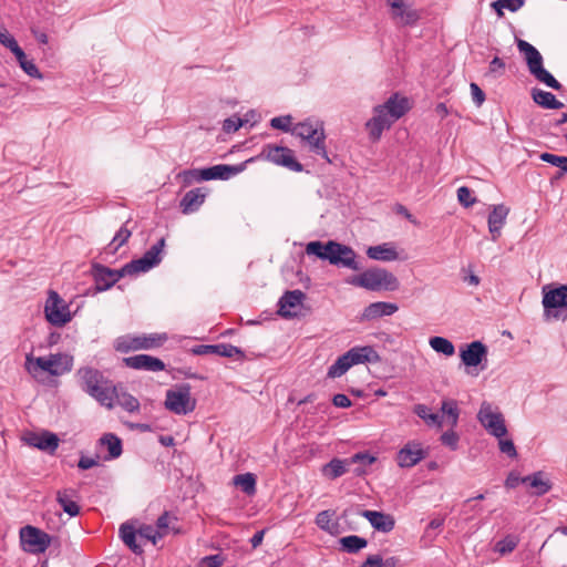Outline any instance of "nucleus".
I'll return each mask as SVG.
<instances>
[{
    "instance_id": "36",
    "label": "nucleus",
    "mask_w": 567,
    "mask_h": 567,
    "mask_svg": "<svg viewBox=\"0 0 567 567\" xmlns=\"http://www.w3.org/2000/svg\"><path fill=\"white\" fill-rule=\"evenodd\" d=\"M115 403L130 413L138 412L140 410L138 400L125 391H118L116 386L114 394V404Z\"/></svg>"
},
{
    "instance_id": "48",
    "label": "nucleus",
    "mask_w": 567,
    "mask_h": 567,
    "mask_svg": "<svg viewBox=\"0 0 567 567\" xmlns=\"http://www.w3.org/2000/svg\"><path fill=\"white\" fill-rule=\"evenodd\" d=\"M523 6L524 0H496L492 3V7L495 9L499 17L504 14V10L516 12Z\"/></svg>"
},
{
    "instance_id": "52",
    "label": "nucleus",
    "mask_w": 567,
    "mask_h": 567,
    "mask_svg": "<svg viewBox=\"0 0 567 567\" xmlns=\"http://www.w3.org/2000/svg\"><path fill=\"white\" fill-rule=\"evenodd\" d=\"M292 124V116L291 115H282V116H276L270 120V126L275 130H280L282 132H290L293 126Z\"/></svg>"
},
{
    "instance_id": "56",
    "label": "nucleus",
    "mask_w": 567,
    "mask_h": 567,
    "mask_svg": "<svg viewBox=\"0 0 567 567\" xmlns=\"http://www.w3.org/2000/svg\"><path fill=\"white\" fill-rule=\"evenodd\" d=\"M457 199L466 208L476 203V198L472 195V190L466 186H462L457 189Z\"/></svg>"
},
{
    "instance_id": "15",
    "label": "nucleus",
    "mask_w": 567,
    "mask_h": 567,
    "mask_svg": "<svg viewBox=\"0 0 567 567\" xmlns=\"http://www.w3.org/2000/svg\"><path fill=\"white\" fill-rule=\"evenodd\" d=\"M487 348L481 341H473L460 350V358L462 363L466 367L467 373L477 377L480 370L476 368L486 360Z\"/></svg>"
},
{
    "instance_id": "11",
    "label": "nucleus",
    "mask_w": 567,
    "mask_h": 567,
    "mask_svg": "<svg viewBox=\"0 0 567 567\" xmlns=\"http://www.w3.org/2000/svg\"><path fill=\"white\" fill-rule=\"evenodd\" d=\"M196 400L192 398L190 386L182 384L166 392L165 408L178 415H186L195 410Z\"/></svg>"
},
{
    "instance_id": "28",
    "label": "nucleus",
    "mask_w": 567,
    "mask_h": 567,
    "mask_svg": "<svg viewBox=\"0 0 567 567\" xmlns=\"http://www.w3.org/2000/svg\"><path fill=\"white\" fill-rule=\"evenodd\" d=\"M367 256L379 261H394L399 259V254L392 243L370 246L367 249Z\"/></svg>"
},
{
    "instance_id": "3",
    "label": "nucleus",
    "mask_w": 567,
    "mask_h": 567,
    "mask_svg": "<svg viewBox=\"0 0 567 567\" xmlns=\"http://www.w3.org/2000/svg\"><path fill=\"white\" fill-rule=\"evenodd\" d=\"M291 134L300 138L301 145L330 163L326 147V132L319 120L307 118L293 125Z\"/></svg>"
},
{
    "instance_id": "21",
    "label": "nucleus",
    "mask_w": 567,
    "mask_h": 567,
    "mask_svg": "<svg viewBox=\"0 0 567 567\" xmlns=\"http://www.w3.org/2000/svg\"><path fill=\"white\" fill-rule=\"evenodd\" d=\"M386 3L392 10L393 19L401 25L415 24L420 19L417 10L405 4L403 0H386Z\"/></svg>"
},
{
    "instance_id": "51",
    "label": "nucleus",
    "mask_w": 567,
    "mask_h": 567,
    "mask_svg": "<svg viewBox=\"0 0 567 567\" xmlns=\"http://www.w3.org/2000/svg\"><path fill=\"white\" fill-rule=\"evenodd\" d=\"M131 237V230L127 229L125 226H122L113 237L112 241L110 243L109 247L111 249V252L117 251L120 247H122Z\"/></svg>"
},
{
    "instance_id": "27",
    "label": "nucleus",
    "mask_w": 567,
    "mask_h": 567,
    "mask_svg": "<svg viewBox=\"0 0 567 567\" xmlns=\"http://www.w3.org/2000/svg\"><path fill=\"white\" fill-rule=\"evenodd\" d=\"M509 214V208L504 204L494 205L492 212L488 215V230L496 240L501 235V229L504 226L506 218Z\"/></svg>"
},
{
    "instance_id": "35",
    "label": "nucleus",
    "mask_w": 567,
    "mask_h": 567,
    "mask_svg": "<svg viewBox=\"0 0 567 567\" xmlns=\"http://www.w3.org/2000/svg\"><path fill=\"white\" fill-rule=\"evenodd\" d=\"M74 495L75 491L71 488H65L56 493V502L71 517H74L80 513L79 505L73 501Z\"/></svg>"
},
{
    "instance_id": "24",
    "label": "nucleus",
    "mask_w": 567,
    "mask_h": 567,
    "mask_svg": "<svg viewBox=\"0 0 567 567\" xmlns=\"http://www.w3.org/2000/svg\"><path fill=\"white\" fill-rule=\"evenodd\" d=\"M25 441L28 445L50 453L55 452L60 442L58 435L50 431H42L41 433H31L25 439Z\"/></svg>"
},
{
    "instance_id": "20",
    "label": "nucleus",
    "mask_w": 567,
    "mask_h": 567,
    "mask_svg": "<svg viewBox=\"0 0 567 567\" xmlns=\"http://www.w3.org/2000/svg\"><path fill=\"white\" fill-rule=\"evenodd\" d=\"M305 298L306 295L299 289L285 292L278 301V313L286 319L296 317Z\"/></svg>"
},
{
    "instance_id": "5",
    "label": "nucleus",
    "mask_w": 567,
    "mask_h": 567,
    "mask_svg": "<svg viewBox=\"0 0 567 567\" xmlns=\"http://www.w3.org/2000/svg\"><path fill=\"white\" fill-rule=\"evenodd\" d=\"M517 48L526 61L529 73L540 83L554 90H560L561 84L544 68V60L539 51L525 40H517Z\"/></svg>"
},
{
    "instance_id": "25",
    "label": "nucleus",
    "mask_w": 567,
    "mask_h": 567,
    "mask_svg": "<svg viewBox=\"0 0 567 567\" xmlns=\"http://www.w3.org/2000/svg\"><path fill=\"white\" fill-rule=\"evenodd\" d=\"M399 310L396 303L385 302V301H375L370 303L363 309L361 319L365 321H371L381 317H389L394 315Z\"/></svg>"
},
{
    "instance_id": "16",
    "label": "nucleus",
    "mask_w": 567,
    "mask_h": 567,
    "mask_svg": "<svg viewBox=\"0 0 567 567\" xmlns=\"http://www.w3.org/2000/svg\"><path fill=\"white\" fill-rule=\"evenodd\" d=\"M20 539L25 550L33 554L44 553L51 543L47 533L30 525L20 529Z\"/></svg>"
},
{
    "instance_id": "2",
    "label": "nucleus",
    "mask_w": 567,
    "mask_h": 567,
    "mask_svg": "<svg viewBox=\"0 0 567 567\" xmlns=\"http://www.w3.org/2000/svg\"><path fill=\"white\" fill-rule=\"evenodd\" d=\"M79 384L90 396L95 399L102 406L112 409L114 406L115 385L104 374L91 367L78 370Z\"/></svg>"
},
{
    "instance_id": "12",
    "label": "nucleus",
    "mask_w": 567,
    "mask_h": 567,
    "mask_svg": "<svg viewBox=\"0 0 567 567\" xmlns=\"http://www.w3.org/2000/svg\"><path fill=\"white\" fill-rule=\"evenodd\" d=\"M167 341L166 333H151L137 337L125 336L117 338L115 348L120 352H130L133 350H150L161 347Z\"/></svg>"
},
{
    "instance_id": "60",
    "label": "nucleus",
    "mask_w": 567,
    "mask_h": 567,
    "mask_svg": "<svg viewBox=\"0 0 567 567\" xmlns=\"http://www.w3.org/2000/svg\"><path fill=\"white\" fill-rule=\"evenodd\" d=\"M204 171V168H195V169H188V171H184L182 173V176L184 178V182L185 183H192V182H202L204 181L202 178V172Z\"/></svg>"
},
{
    "instance_id": "43",
    "label": "nucleus",
    "mask_w": 567,
    "mask_h": 567,
    "mask_svg": "<svg viewBox=\"0 0 567 567\" xmlns=\"http://www.w3.org/2000/svg\"><path fill=\"white\" fill-rule=\"evenodd\" d=\"M340 544L346 551H348L350 554H354V553H358L361 549L365 548L368 545V542L363 537H360L357 535H350V536L342 537L340 539Z\"/></svg>"
},
{
    "instance_id": "57",
    "label": "nucleus",
    "mask_w": 567,
    "mask_h": 567,
    "mask_svg": "<svg viewBox=\"0 0 567 567\" xmlns=\"http://www.w3.org/2000/svg\"><path fill=\"white\" fill-rule=\"evenodd\" d=\"M498 440L499 451L506 454L511 458H515L517 456V451L513 440L505 439V436H501Z\"/></svg>"
},
{
    "instance_id": "42",
    "label": "nucleus",
    "mask_w": 567,
    "mask_h": 567,
    "mask_svg": "<svg viewBox=\"0 0 567 567\" xmlns=\"http://www.w3.org/2000/svg\"><path fill=\"white\" fill-rule=\"evenodd\" d=\"M430 347L437 353L451 357L455 353L454 344L444 337H432L429 340Z\"/></svg>"
},
{
    "instance_id": "61",
    "label": "nucleus",
    "mask_w": 567,
    "mask_h": 567,
    "mask_svg": "<svg viewBox=\"0 0 567 567\" xmlns=\"http://www.w3.org/2000/svg\"><path fill=\"white\" fill-rule=\"evenodd\" d=\"M224 559L219 555L206 556L202 559V567H220Z\"/></svg>"
},
{
    "instance_id": "22",
    "label": "nucleus",
    "mask_w": 567,
    "mask_h": 567,
    "mask_svg": "<svg viewBox=\"0 0 567 567\" xmlns=\"http://www.w3.org/2000/svg\"><path fill=\"white\" fill-rule=\"evenodd\" d=\"M124 363L126 367L135 370L157 372L165 369V363L162 360L148 354H136L124 358Z\"/></svg>"
},
{
    "instance_id": "8",
    "label": "nucleus",
    "mask_w": 567,
    "mask_h": 567,
    "mask_svg": "<svg viewBox=\"0 0 567 567\" xmlns=\"http://www.w3.org/2000/svg\"><path fill=\"white\" fill-rule=\"evenodd\" d=\"M477 420L486 432L496 439L506 436L508 433L504 415L491 402H482L477 412Z\"/></svg>"
},
{
    "instance_id": "55",
    "label": "nucleus",
    "mask_w": 567,
    "mask_h": 567,
    "mask_svg": "<svg viewBox=\"0 0 567 567\" xmlns=\"http://www.w3.org/2000/svg\"><path fill=\"white\" fill-rule=\"evenodd\" d=\"M137 534L141 538L152 542V544L156 545L159 538L156 535V528L152 525H141L137 528Z\"/></svg>"
},
{
    "instance_id": "1",
    "label": "nucleus",
    "mask_w": 567,
    "mask_h": 567,
    "mask_svg": "<svg viewBox=\"0 0 567 567\" xmlns=\"http://www.w3.org/2000/svg\"><path fill=\"white\" fill-rule=\"evenodd\" d=\"M411 109L408 97L392 94L384 103L372 109V117L367 121L365 130L372 142H378L385 130L404 116Z\"/></svg>"
},
{
    "instance_id": "29",
    "label": "nucleus",
    "mask_w": 567,
    "mask_h": 567,
    "mask_svg": "<svg viewBox=\"0 0 567 567\" xmlns=\"http://www.w3.org/2000/svg\"><path fill=\"white\" fill-rule=\"evenodd\" d=\"M206 198L202 188L188 190L181 200V208L184 214H192L199 209Z\"/></svg>"
},
{
    "instance_id": "64",
    "label": "nucleus",
    "mask_w": 567,
    "mask_h": 567,
    "mask_svg": "<svg viewBox=\"0 0 567 567\" xmlns=\"http://www.w3.org/2000/svg\"><path fill=\"white\" fill-rule=\"evenodd\" d=\"M383 559L379 555H370L361 567H382Z\"/></svg>"
},
{
    "instance_id": "19",
    "label": "nucleus",
    "mask_w": 567,
    "mask_h": 567,
    "mask_svg": "<svg viewBox=\"0 0 567 567\" xmlns=\"http://www.w3.org/2000/svg\"><path fill=\"white\" fill-rule=\"evenodd\" d=\"M93 276L96 290L105 291L114 286L122 277L130 275L128 272H124V266L118 270H114L102 265H95L93 267Z\"/></svg>"
},
{
    "instance_id": "9",
    "label": "nucleus",
    "mask_w": 567,
    "mask_h": 567,
    "mask_svg": "<svg viewBox=\"0 0 567 567\" xmlns=\"http://www.w3.org/2000/svg\"><path fill=\"white\" fill-rule=\"evenodd\" d=\"M44 315L48 322L54 327H64L73 318L70 303L62 299L54 290H50L48 293Z\"/></svg>"
},
{
    "instance_id": "46",
    "label": "nucleus",
    "mask_w": 567,
    "mask_h": 567,
    "mask_svg": "<svg viewBox=\"0 0 567 567\" xmlns=\"http://www.w3.org/2000/svg\"><path fill=\"white\" fill-rule=\"evenodd\" d=\"M441 411L446 415L447 422L451 427H455L458 422L460 410L455 400H444L442 402Z\"/></svg>"
},
{
    "instance_id": "40",
    "label": "nucleus",
    "mask_w": 567,
    "mask_h": 567,
    "mask_svg": "<svg viewBox=\"0 0 567 567\" xmlns=\"http://www.w3.org/2000/svg\"><path fill=\"white\" fill-rule=\"evenodd\" d=\"M350 458L351 465L358 464L353 473L358 476L365 474V467L375 462V457L367 452H360L352 455Z\"/></svg>"
},
{
    "instance_id": "13",
    "label": "nucleus",
    "mask_w": 567,
    "mask_h": 567,
    "mask_svg": "<svg viewBox=\"0 0 567 567\" xmlns=\"http://www.w3.org/2000/svg\"><path fill=\"white\" fill-rule=\"evenodd\" d=\"M258 158H265L278 166H284L293 172H301L302 165L295 159L292 150L285 146L266 145Z\"/></svg>"
},
{
    "instance_id": "7",
    "label": "nucleus",
    "mask_w": 567,
    "mask_h": 567,
    "mask_svg": "<svg viewBox=\"0 0 567 567\" xmlns=\"http://www.w3.org/2000/svg\"><path fill=\"white\" fill-rule=\"evenodd\" d=\"M73 365V358L69 354L56 353L49 357L27 355L25 369L31 374H37L38 371H45L51 375H61L71 371Z\"/></svg>"
},
{
    "instance_id": "39",
    "label": "nucleus",
    "mask_w": 567,
    "mask_h": 567,
    "mask_svg": "<svg viewBox=\"0 0 567 567\" xmlns=\"http://www.w3.org/2000/svg\"><path fill=\"white\" fill-rule=\"evenodd\" d=\"M414 413L427 425L437 427L442 426V417L437 413H433L425 404H416L414 406Z\"/></svg>"
},
{
    "instance_id": "37",
    "label": "nucleus",
    "mask_w": 567,
    "mask_h": 567,
    "mask_svg": "<svg viewBox=\"0 0 567 567\" xmlns=\"http://www.w3.org/2000/svg\"><path fill=\"white\" fill-rule=\"evenodd\" d=\"M522 483H528L538 496L546 494L550 489L549 482L544 480L543 473L540 472L522 477Z\"/></svg>"
},
{
    "instance_id": "62",
    "label": "nucleus",
    "mask_w": 567,
    "mask_h": 567,
    "mask_svg": "<svg viewBox=\"0 0 567 567\" xmlns=\"http://www.w3.org/2000/svg\"><path fill=\"white\" fill-rule=\"evenodd\" d=\"M332 403L334 406L342 409L350 408L352 404L351 400L342 393L336 394L332 399Z\"/></svg>"
},
{
    "instance_id": "31",
    "label": "nucleus",
    "mask_w": 567,
    "mask_h": 567,
    "mask_svg": "<svg viewBox=\"0 0 567 567\" xmlns=\"http://www.w3.org/2000/svg\"><path fill=\"white\" fill-rule=\"evenodd\" d=\"M177 517L168 512H164L156 520V535L159 539L168 534H177L178 527L176 526Z\"/></svg>"
},
{
    "instance_id": "50",
    "label": "nucleus",
    "mask_w": 567,
    "mask_h": 567,
    "mask_svg": "<svg viewBox=\"0 0 567 567\" xmlns=\"http://www.w3.org/2000/svg\"><path fill=\"white\" fill-rule=\"evenodd\" d=\"M19 62L20 68L31 78L34 79H42V74L39 71L38 66L33 63V61H30L27 59L25 53L22 51L21 58H16Z\"/></svg>"
},
{
    "instance_id": "30",
    "label": "nucleus",
    "mask_w": 567,
    "mask_h": 567,
    "mask_svg": "<svg viewBox=\"0 0 567 567\" xmlns=\"http://www.w3.org/2000/svg\"><path fill=\"white\" fill-rule=\"evenodd\" d=\"M351 466L350 458H332L329 463L324 464L321 468V473L323 476L329 480H336L342 475H344L349 467Z\"/></svg>"
},
{
    "instance_id": "44",
    "label": "nucleus",
    "mask_w": 567,
    "mask_h": 567,
    "mask_svg": "<svg viewBox=\"0 0 567 567\" xmlns=\"http://www.w3.org/2000/svg\"><path fill=\"white\" fill-rule=\"evenodd\" d=\"M234 484L247 495H252L256 492V478L251 473L236 475Z\"/></svg>"
},
{
    "instance_id": "32",
    "label": "nucleus",
    "mask_w": 567,
    "mask_h": 567,
    "mask_svg": "<svg viewBox=\"0 0 567 567\" xmlns=\"http://www.w3.org/2000/svg\"><path fill=\"white\" fill-rule=\"evenodd\" d=\"M100 446H105L109 454L104 456L105 461L115 460L121 456L123 452L122 441L113 433H106L99 440Z\"/></svg>"
},
{
    "instance_id": "53",
    "label": "nucleus",
    "mask_w": 567,
    "mask_h": 567,
    "mask_svg": "<svg viewBox=\"0 0 567 567\" xmlns=\"http://www.w3.org/2000/svg\"><path fill=\"white\" fill-rule=\"evenodd\" d=\"M517 539L514 536H506L496 544V550L502 554L512 553L517 546Z\"/></svg>"
},
{
    "instance_id": "41",
    "label": "nucleus",
    "mask_w": 567,
    "mask_h": 567,
    "mask_svg": "<svg viewBox=\"0 0 567 567\" xmlns=\"http://www.w3.org/2000/svg\"><path fill=\"white\" fill-rule=\"evenodd\" d=\"M333 515L334 513L331 511H322L318 513L316 516L317 526L329 534H334L338 528V523L333 519Z\"/></svg>"
},
{
    "instance_id": "6",
    "label": "nucleus",
    "mask_w": 567,
    "mask_h": 567,
    "mask_svg": "<svg viewBox=\"0 0 567 567\" xmlns=\"http://www.w3.org/2000/svg\"><path fill=\"white\" fill-rule=\"evenodd\" d=\"M545 320L567 319V285H545L542 289Z\"/></svg>"
},
{
    "instance_id": "17",
    "label": "nucleus",
    "mask_w": 567,
    "mask_h": 567,
    "mask_svg": "<svg viewBox=\"0 0 567 567\" xmlns=\"http://www.w3.org/2000/svg\"><path fill=\"white\" fill-rule=\"evenodd\" d=\"M427 455V451L419 441H409L396 453L395 461L399 467L410 468L419 464Z\"/></svg>"
},
{
    "instance_id": "18",
    "label": "nucleus",
    "mask_w": 567,
    "mask_h": 567,
    "mask_svg": "<svg viewBox=\"0 0 567 567\" xmlns=\"http://www.w3.org/2000/svg\"><path fill=\"white\" fill-rule=\"evenodd\" d=\"M255 158L251 157L240 164L237 165H227V164H218L210 167L204 168L202 172V178L205 181L220 179L228 181L229 178L240 174L247 167L248 163L254 162Z\"/></svg>"
},
{
    "instance_id": "59",
    "label": "nucleus",
    "mask_w": 567,
    "mask_h": 567,
    "mask_svg": "<svg viewBox=\"0 0 567 567\" xmlns=\"http://www.w3.org/2000/svg\"><path fill=\"white\" fill-rule=\"evenodd\" d=\"M470 89L474 104L481 106L485 101V93L476 83H471Z\"/></svg>"
},
{
    "instance_id": "33",
    "label": "nucleus",
    "mask_w": 567,
    "mask_h": 567,
    "mask_svg": "<svg viewBox=\"0 0 567 567\" xmlns=\"http://www.w3.org/2000/svg\"><path fill=\"white\" fill-rule=\"evenodd\" d=\"M532 97L536 104L544 109L558 110L564 107V103L558 101L553 93L544 91L542 89H533Z\"/></svg>"
},
{
    "instance_id": "54",
    "label": "nucleus",
    "mask_w": 567,
    "mask_h": 567,
    "mask_svg": "<svg viewBox=\"0 0 567 567\" xmlns=\"http://www.w3.org/2000/svg\"><path fill=\"white\" fill-rule=\"evenodd\" d=\"M460 436L453 430V427L441 435V442L443 445L450 447L452 451L457 450Z\"/></svg>"
},
{
    "instance_id": "10",
    "label": "nucleus",
    "mask_w": 567,
    "mask_h": 567,
    "mask_svg": "<svg viewBox=\"0 0 567 567\" xmlns=\"http://www.w3.org/2000/svg\"><path fill=\"white\" fill-rule=\"evenodd\" d=\"M164 247L165 238H161L156 244L147 249L141 258L134 259L124 265V272H128L130 276H133L141 272H147L158 266L163 259Z\"/></svg>"
},
{
    "instance_id": "58",
    "label": "nucleus",
    "mask_w": 567,
    "mask_h": 567,
    "mask_svg": "<svg viewBox=\"0 0 567 567\" xmlns=\"http://www.w3.org/2000/svg\"><path fill=\"white\" fill-rule=\"evenodd\" d=\"M247 121H244L240 117H228L223 123V130L226 133H233L238 131Z\"/></svg>"
},
{
    "instance_id": "14",
    "label": "nucleus",
    "mask_w": 567,
    "mask_h": 567,
    "mask_svg": "<svg viewBox=\"0 0 567 567\" xmlns=\"http://www.w3.org/2000/svg\"><path fill=\"white\" fill-rule=\"evenodd\" d=\"M328 261L337 267L348 268L354 271L361 269L355 251L346 245L330 240Z\"/></svg>"
},
{
    "instance_id": "26",
    "label": "nucleus",
    "mask_w": 567,
    "mask_h": 567,
    "mask_svg": "<svg viewBox=\"0 0 567 567\" xmlns=\"http://www.w3.org/2000/svg\"><path fill=\"white\" fill-rule=\"evenodd\" d=\"M371 526L382 533H389L394 528L395 520L392 515L378 511L365 509L361 513Z\"/></svg>"
},
{
    "instance_id": "34",
    "label": "nucleus",
    "mask_w": 567,
    "mask_h": 567,
    "mask_svg": "<svg viewBox=\"0 0 567 567\" xmlns=\"http://www.w3.org/2000/svg\"><path fill=\"white\" fill-rule=\"evenodd\" d=\"M118 534H120V538L122 539V542L134 553V554H142L143 553V548L140 544H137L136 542V535L137 534V529H135V527L128 523H124L121 525L120 527V530H118Z\"/></svg>"
},
{
    "instance_id": "38",
    "label": "nucleus",
    "mask_w": 567,
    "mask_h": 567,
    "mask_svg": "<svg viewBox=\"0 0 567 567\" xmlns=\"http://www.w3.org/2000/svg\"><path fill=\"white\" fill-rule=\"evenodd\" d=\"M205 349H206V352L216 353V354H218L220 357H225V358H234V357L243 358L244 357V352L241 349H239L233 344H228V343L206 346Z\"/></svg>"
},
{
    "instance_id": "4",
    "label": "nucleus",
    "mask_w": 567,
    "mask_h": 567,
    "mask_svg": "<svg viewBox=\"0 0 567 567\" xmlns=\"http://www.w3.org/2000/svg\"><path fill=\"white\" fill-rule=\"evenodd\" d=\"M348 285L363 288L370 291H394L400 284L398 278L384 268L373 267L359 275L346 279Z\"/></svg>"
},
{
    "instance_id": "47",
    "label": "nucleus",
    "mask_w": 567,
    "mask_h": 567,
    "mask_svg": "<svg viewBox=\"0 0 567 567\" xmlns=\"http://www.w3.org/2000/svg\"><path fill=\"white\" fill-rule=\"evenodd\" d=\"M0 43L9 49L16 58L22 56V49L4 27L0 28Z\"/></svg>"
},
{
    "instance_id": "45",
    "label": "nucleus",
    "mask_w": 567,
    "mask_h": 567,
    "mask_svg": "<svg viewBox=\"0 0 567 567\" xmlns=\"http://www.w3.org/2000/svg\"><path fill=\"white\" fill-rule=\"evenodd\" d=\"M351 369L348 357L343 353L340 355L333 364H331L328 369L327 377L330 379H336L342 377L348 370Z\"/></svg>"
},
{
    "instance_id": "63",
    "label": "nucleus",
    "mask_w": 567,
    "mask_h": 567,
    "mask_svg": "<svg viewBox=\"0 0 567 567\" xmlns=\"http://www.w3.org/2000/svg\"><path fill=\"white\" fill-rule=\"evenodd\" d=\"M97 465V460L89 456H81L78 463V467L81 470H90Z\"/></svg>"
},
{
    "instance_id": "49",
    "label": "nucleus",
    "mask_w": 567,
    "mask_h": 567,
    "mask_svg": "<svg viewBox=\"0 0 567 567\" xmlns=\"http://www.w3.org/2000/svg\"><path fill=\"white\" fill-rule=\"evenodd\" d=\"M306 252L313 255L320 259L328 260L329 257V241L323 244L321 241H310L306 246Z\"/></svg>"
},
{
    "instance_id": "23",
    "label": "nucleus",
    "mask_w": 567,
    "mask_h": 567,
    "mask_svg": "<svg viewBox=\"0 0 567 567\" xmlns=\"http://www.w3.org/2000/svg\"><path fill=\"white\" fill-rule=\"evenodd\" d=\"M344 354L348 357L351 368L357 364L377 363L381 360L379 353L372 346L353 347Z\"/></svg>"
}]
</instances>
